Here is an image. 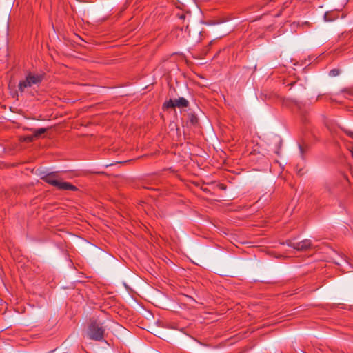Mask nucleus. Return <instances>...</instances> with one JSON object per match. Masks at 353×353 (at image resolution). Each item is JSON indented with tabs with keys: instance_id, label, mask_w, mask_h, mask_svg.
<instances>
[{
	"instance_id": "nucleus-1",
	"label": "nucleus",
	"mask_w": 353,
	"mask_h": 353,
	"mask_svg": "<svg viewBox=\"0 0 353 353\" xmlns=\"http://www.w3.org/2000/svg\"><path fill=\"white\" fill-rule=\"evenodd\" d=\"M41 179L59 190L77 191L78 190L75 185L61 179L56 172L47 173L42 176Z\"/></svg>"
},
{
	"instance_id": "nucleus-2",
	"label": "nucleus",
	"mask_w": 353,
	"mask_h": 353,
	"mask_svg": "<svg viewBox=\"0 0 353 353\" xmlns=\"http://www.w3.org/2000/svg\"><path fill=\"white\" fill-rule=\"evenodd\" d=\"M105 330L103 323L92 320L88 325L87 336L91 340L101 341L104 339Z\"/></svg>"
},
{
	"instance_id": "nucleus-3",
	"label": "nucleus",
	"mask_w": 353,
	"mask_h": 353,
	"mask_svg": "<svg viewBox=\"0 0 353 353\" xmlns=\"http://www.w3.org/2000/svg\"><path fill=\"white\" fill-rule=\"evenodd\" d=\"M44 78V74L28 72L25 79L20 81L18 89L20 92H24L26 89L32 88L34 85H39Z\"/></svg>"
},
{
	"instance_id": "nucleus-4",
	"label": "nucleus",
	"mask_w": 353,
	"mask_h": 353,
	"mask_svg": "<svg viewBox=\"0 0 353 353\" xmlns=\"http://www.w3.org/2000/svg\"><path fill=\"white\" fill-rule=\"evenodd\" d=\"M285 244L299 251H305L312 246V242L309 239H304L300 242H294L293 240H287Z\"/></svg>"
},
{
	"instance_id": "nucleus-5",
	"label": "nucleus",
	"mask_w": 353,
	"mask_h": 353,
	"mask_svg": "<svg viewBox=\"0 0 353 353\" xmlns=\"http://www.w3.org/2000/svg\"><path fill=\"white\" fill-rule=\"evenodd\" d=\"M175 107L178 108H187L189 105V102L183 97H179L174 99Z\"/></svg>"
},
{
	"instance_id": "nucleus-6",
	"label": "nucleus",
	"mask_w": 353,
	"mask_h": 353,
	"mask_svg": "<svg viewBox=\"0 0 353 353\" xmlns=\"http://www.w3.org/2000/svg\"><path fill=\"white\" fill-rule=\"evenodd\" d=\"M32 132H33L34 137L35 138H37L41 134L45 133L46 132V128H39V129H34V130H32Z\"/></svg>"
},
{
	"instance_id": "nucleus-7",
	"label": "nucleus",
	"mask_w": 353,
	"mask_h": 353,
	"mask_svg": "<svg viewBox=\"0 0 353 353\" xmlns=\"http://www.w3.org/2000/svg\"><path fill=\"white\" fill-rule=\"evenodd\" d=\"M163 108H175L174 100L170 99L165 101L163 105Z\"/></svg>"
},
{
	"instance_id": "nucleus-8",
	"label": "nucleus",
	"mask_w": 353,
	"mask_h": 353,
	"mask_svg": "<svg viewBox=\"0 0 353 353\" xmlns=\"http://www.w3.org/2000/svg\"><path fill=\"white\" fill-rule=\"evenodd\" d=\"M341 71L338 68H334L331 70L329 72V75L330 77H336L340 74Z\"/></svg>"
},
{
	"instance_id": "nucleus-9",
	"label": "nucleus",
	"mask_w": 353,
	"mask_h": 353,
	"mask_svg": "<svg viewBox=\"0 0 353 353\" xmlns=\"http://www.w3.org/2000/svg\"><path fill=\"white\" fill-rule=\"evenodd\" d=\"M324 19L325 21H332L334 18L332 17V14L330 12H326L324 14Z\"/></svg>"
},
{
	"instance_id": "nucleus-10",
	"label": "nucleus",
	"mask_w": 353,
	"mask_h": 353,
	"mask_svg": "<svg viewBox=\"0 0 353 353\" xmlns=\"http://www.w3.org/2000/svg\"><path fill=\"white\" fill-rule=\"evenodd\" d=\"M35 137L34 135L32 136H26L23 138V140L26 142H32L34 140Z\"/></svg>"
},
{
	"instance_id": "nucleus-11",
	"label": "nucleus",
	"mask_w": 353,
	"mask_h": 353,
	"mask_svg": "<svg viewBox=\"0 0 353 353\" xmlns=\"http://www.w3.org/2000/svg\"><path fill=\"white\" fill-rule=\"evenodd\" d=\"M345 133L350 138L353 139V132L349 130H344Z\"/></svg>"
},
{
	"instance_id": "nucleus-12",
	"label": "nucleus",
	"mask_w": 353,
	"mask_h": 353,
	"mask_svg": "<svg viewBox=\"0 0 353 353\" xmlns=\"http://www.w3.org/2000/svg\"><path fill=\"white\" fill-rule=\"evenodd\" d=\"M348 150H349V151H350V152L351 154L352 157L353 158V147L349 148Z\"/></svg>"
},
{
	"instance_id": "nucleus-13",
	"label": "nucleus",
	"mask_w": 353,
	"mask_h": 353,
	"mask_svg": "<svg viewBox=\"0 0 353 353\" xmlns=\"http://www.w3.org/2000/svg\"><path fill=\"white\" fill-rule=\"evenodd\" d=\"M219 188H220L221 189H222V190H225V188H226L225 185H223V184H221V185H219Z\"/></svg>"
},
{
	"instance_id": "nucleus-14",
	"label": "nucleus",
	"mask_w": 353,
	"mask_h": 353,
	"mask_svg": "<svg viewBox=\"0 0 353 353\" xmlns=\"http://www.w3.org/2000/svg\"><path fill=\"white\" fill-rule=\"evenodd\" d=\"M304 24L309 25V23L308 22H305Z\"/></svg>"
}]
</instances>
